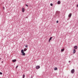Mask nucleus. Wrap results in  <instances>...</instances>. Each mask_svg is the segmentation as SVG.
I'll list each match as a JSON object with an SVG mask.
<instances>
[{"mask_svg":"<svg viewBox=\"0 0 78 78\" xmlns=\"http://www.w3.org/2000/svg\"><path fill=\"white\" fill-rule=\"evenodd\" d=\"M71 72L72 73H75V69H72L71 71Z\"/></svg>","mask_w":78,"mask_h":78,"instance_id":"nucleus-1","label":"nucleus"},{"mask_svg":"<svg viewBox=\"0 0 78 78\" xmlns=\"http://www.w3.org/2000/svg\"><path fill=\"white\" fill-rule=\"evenodd\" d=\"M40 68V66H37L36 67V69H39Z\"/></svg>","mask_w":78,"mask_h":78,"instance_id":"nucleus-2","label":"nucleus"},{"mask_svg":"<svg viewBox=\"0 0 78 78\" xmlns=\"http://www.w3.org/2000/svg\"><path fill=\"white\" fill-rule=\"evenodd\" d=\"M51 39H52V37H51L49 40L48 42H50V41H51Z\"/></svg>","mask_w":78,"mask_h":78,"instance_id":"nucleus-3","label":"nucleus"},{"mask_svg":"<svg viewBox=\"0 0 78 78\" xmlns=\"http://www.w3.org/2000/svg\"><path fill=\"white\" fill-rule=\"evenodd\" d=\"M74 48H75V49H77L78 48V46H75L74 47Z\"/></svg>","mask_w":78,"mask_h":78,"instance_id":"nucleus-4","label":"nucleus"},{"mask_svg":"<svg viewBox=\"0 0 78 78\" xmlns=\"http://www.w3.org/2000/svg\"><path fill=\"white\" fill-rule=\"evenodd\" d=\"M16 59H14L12 60V62H16Z\"/></svg>","mask_w":78,"mask_h":78,"instance_id":"nucleus-5","label":"nucleus"},{"mask_svg":"<svg viewBox=\"0 0 78 78\" xmlns=\"http://www.w3.org/2000/svg\"><path fill=\"white\" fill-rule=\"evenodd\" d=\"M71 16H72V14L70 13L68 16L69 17H71Z\"/></svg>","mask_w":78,"mask_h":78,"instance_id":"nucleus-6","label":"nucleus"},{"mask_svg":"<svg viewBox=\"0 0 78 78\" xmlns=\"http://www.w3.org/2000/svg\"><path fill=\"white\" fill-rule=\"evenodd\" d=\"M22 12H25V9L24 8H23L22 9Z\"/></svg>","mask_w":78,"mask_h":78,"instance_id":"nucleus-7","label":"nucleus"},{"mask_svg":"<svg viewBox=\"0 0 78 78\" xmlns=\"http://www.w3.org/2000/svg\"><path fill=\"white\" fill-rule=\"evenodd\" d=\"M76 52V50L75 49H74L73 50V53H75V52Z\"/></svg>","mask_w":78,"mask_h":78,"instance_id":"nucleus-8","label":"nucleus"},{"mask_svg":"<svg viewBox=\"0 0 78 78\" xmlns=\"http://www.w3.org/2000/svg\"><path fill=\"white\" fill-rule=\"evenodd\" d=\"M57 3L58 4H60L61 3V2L60 1H58V2Z\"/></svg>","mask_w":78,"mask_h":78,"instance_id":"nucleus-9","label":"nucleus"},{"mask_svg":"<svg viewBox=\"0 0 78 78\" xmlns=\"http://www.w3.org/2000/svg\"><path fill=\"white\" fill-rule=\"evenodd\" d=\"M64 51V49H62L61 50V51L62 52Z\"/></svg>","mask_w":78,"mask_h":78,"instance_id":"nucleus-10","label":"nucleus"},{"mask_svg":"<svg viewBox=\"0 0 78 78\" xmlns=\"http://www.w3.org/2000/svg\"><path fill=\"white\" fill-rule=\"evenodd\" d=\"M54 70H58V68L56 67H55L54 68Z\"/></svg>","mask_w":78,"mask_h":78,"instance_id":"nucleus-11","label":"nucleus"},{"mask_svg":"<svg viewBox=\"0 0 78 78\" xmlns=\"http://www.w3.org/2000/svg\"><path fill=\"white\" fill-rule=\"evenodd\" d=\"M22 55L23 56H24V55H25V52H23L22 53Z\"/></svg>","mask_w":78,"mask_h":78,"instance_id":"nucleus-12","label":"nucleus"},{"mask_svg":"<svg viewBox=\"0 0 78 78\" xmlns=\"http://www.w3.org/2000/svg\"><path fill=\"white\" fill-rule=\"evenodd\" d=\"M21 52L22 53L23 52H24V51L23 50H21Z\"/></svg>","mask_w":78,"mask_h":78,"instance_id":"nucleus-13","label":"nucleus"},{"mask_svg":"<svg viewBox=\"0 0 78 78\" xmlns=\"http://www.w3.org/2000/svg\"><path fill=\"white\" fill-rule=\"evenodd\" d=\"M27 50V49L26 48H24V51H26Z\"/></svg>","mask_w":78,"mask_h":78,"instance_id":"nucleus-14","label":"nucleus"},{"mask_svg":"<svg viewBox=\"0 0 78 78\" xmlns=\"http://www.w3.org/2000/svg\"><path fill=\"white\" fill-rule=\"evenodd\" d=\"M23 78H25V74L23 75Z\"/></svg>","mask_w":78,"mask_h":78,"instance_id":"nucleus-15","label":"nucleus"},{"mask_svg":"<svg viewBox=\"0 0 78 78\" xmlns=\"http://www.w3.org/2000/svg\"><path fill=\"white\" fill-rule=\"evenodd\" d=\"M2 73L0 72V75H2Z\"/></svg>","mask_w":78,"mask_h":78,"instance_id":"nucleus-16","label":"nucleus"},{"mask_svg":"<svg viewBox=\"0 0 78 78\" xmlns=\"http://www.w3.org/2000/svg\"><path fill=\"white\" fill-rule=\"evenodd\" d=\"M51 6H53V4L51 3L50 4Z\"/></svg>","mask_w":78,"mask_h":78,"instance_id":"nucleus-17","label":"nucleus"},{"mask_svg":"<svg viewBox=\"0 0 78 78\" xmlns=\"http://www.w3.org/2000/svg\"><path fill=\"white\" fill-rule=\"evenodd\" d=\"M25 47H26V48H27L28 47V46L27 45H26V46H25Z\"/></svg>","mask_w":78,"mask_h":78,"instance_id":"nucleus-18","label":"nucleus"},{"mask_svg":"<svg viewBox=\"0 0 78 78\" xmlns=\"http://www.w3.org/2000/svg\"><path fill=\"white\" fill-rule=\"evenodd\" d=\"M3 9L4 10H5V7H3Z\"/></svg>","mask_w":78,"mask_h":78,"instance_id":"nucleus-19","label":"nucleus"},{"mask_svg":"<svg viewBox=\"0 0 78 78\" xmlns=\"http://www.w3.org/2000/svg\"><path fill=\"white\" fill-rule=\"evenodd\" d=\"M19 67V66H17L16 67V69H17V67Z\"/></svg>","mask_w":78,"mask_h":78,"instance_id":"nucleus-20","label":"nucleus"},{"mask_svg":"<svg viewBox=\"0 0 78 78\" xmlns=\"http://www.w3.org/2000/svg\"><path fill=\"white\" fill-rule=\"evenodd\" d=\"M26 6H27V7L28 6V5H27V4L26 5Z\"/></svg>","mask_w":78,"mask_h":78,"instance_id":"nucleus-21","label":"nucleus"},{"mask_svg":"<svg viewBox=\"0 0 78 78\" xmlns=\"http://www.w3.org/2000/svg\"><path fill=\"white\" fill-rule=\"evenodd\" d=\"M56 23H58V21H56Z\"/></svg>","mask_w":78,"mask_h":78,"instance_id":"nucleus-22","label":"nucleus"},{"mask_svg":"<svg viewBox=\"0 0 78 78\" xmlns=\"http://www.w3.org/2000/svg\"><path fill=\"white\" fill-rule=\"evenodd\" d=\"M78 5L77 4V7L78 8Z\"/></svg>","mask_w":78,"mask_h":78,"instance_id":"nucleus-23","label":"nucleus"},{"mask_svg":"<svg viewBox=\"0 0 78 78\" xmlns=\"http://www.w3.org/2000/svg\"><path fill=\"white\" fill-rule=\"evenodd\" d=\"M3 61L2 62V63H3Z\"/></svg>","mask_w":78,"mask_h":78,"instance_id":"nucleus-24","label":"nucleus"},{"mask_svg":"<svg viewBox=\"0 0 78 78\" xmlns=\"http://www.w3.org/2000/svg\"><path fill=\"white\" fill-rule=\"evenodd\" d=\"M69 62H70V61H69Z\"/></svg>","mask_w":78,"mask_h":78,"instance_id":"nucleus-25","label":"nucleus"},{"mask_svg":"<svg viewBox=\"0 0 78 78\" xmlns=\"http://www.w3.org/2000/svg\"><path fill=\"white\" fill-rule=\"evenodd\" d=\"M0 59H1V58H0Z\"/></svg>","mask_w":78,"mask_h":78,"instance_id":"nucleus-26","label":"nucleus"}]
</instances>
